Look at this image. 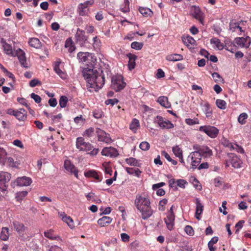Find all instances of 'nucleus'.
Returning <instances> with one entry per match:
<instances>
[{
	"label": "nucleus",
	"mask_w": 251,
	"mask_h": 251,
	"mask_svg": "<svg viewBox=\"0 0 251 251\" xmlns=\"http://www.w3.org/2000/svg\"><path fill=\"white\" fill-rule=\"evenodd\" d=\"M82 73L87 83V89L92 88L95 91H97L104 84L105 78L101 69L85 68Z\"/></svg>",
	"instance_id": "f257e3e1"
},
{
	"label": "nucleus",
	"mask_w": 251,
	"mask_h": 251,
	"mask_svg": "<svg viewBox=\"0 0 251 251\" xmlns=\"http://www.w3.org/2000/svg\"><path fill=\"white\" fill-rule=\"evenodd\" d=\"M126 83L123 81V77L121 75L114 76L111 79V87L116 92L123 89Z\"/></svg>",
	"instance_id": "f03ea898"
},
{
	"label": "nucleus",
	"mask_w": 251,
	"mask_h": 251,
	"mask_svg": "<svg viewBox=\"0 0 251 251\" xmlns=\"http://www.w3.org/2000/svg\"><path fill=\"white\" fill-rule=\"evenodd\" d=\"M135 204L138 210L151 205V202L148 196L137 195L135 200Z\"/></svg>",
	"instance_id": "7ed1b4c3"
},
{
	"label": "nucleus",
	"mask_w": 251,
	"mask_h": 251,
	"mask_svg": "<svg viewBox=\"0 0 251 251\" xmlns=\"http://www.w3.org/2000/svg\"><path fill=\"white\" fill-rule=\"evenodd\" d=\"M11 179V174L5 172H0V189L5 191L7 188V183Z\"/></svg>",
	"instance_id": "20e7f679"
},
{
	"label": "nucleus",
	"mask_w": 251,
	"mask_h": 251,
	"mask_svg": "<svg viewBox=\"0 0 251 251\" xmlns=\"http://www.w3.org/2000/svg\"><path fill=\"white\" fill-rule=\"evenodd\" d=\"M200 131L205 133L208 136L214 138L216 137L219 133V129L216 127L212 126H201L200 127Z\"/></svg>",
	"instance_id": "39448f33"
},
{
	"label": "nucleus",
	"mask_w": 251,
	"mask_h": 251,
	"mask_svg": "<svg viewBox=\"0 0 251 251\" xmlns=\"http://www.w3.org/2000/svg\"><path fill=\"white\" fill-rule=\"evenodd\" d=\"M154 123L157 124L163 129H170L174 127V125L171 122L164 120L163 118L159 116L156 117L154 120Z\"/></svg>",
	"instance_id": "423d86ee"
},
{
	"label": "nucleus",
	"mask_w": 251,
	"mask_h": 251,
	"mask_svg": "<svg viewBox=\"0 0 251 251\" xmlns=\"http://www.w3.org/2000/svg\"><path fill=\"white\" fill-rule=\"evenodd\" d=\"M96 132L99 141L106 143H111L112 140L110 137V135L106 133L104 130L98 128L96 129Z\"/></svg>",
	"instance_id": "0eeeda50"
},
{
	"label": "nucleus",
	"mask_w": 251,
	"mask_h": 251,
	"mask_svg": "<svg viewBox=\"0 0 251 251\" xmlns=\"http://www.w3.org/2000/svg\"><path fill=\"white\" fill-rule=\"evenodd\" d=\"M101 153L102 155L114 157H116L119 155L117 150L111 147L103 148Z\"/></svg>",
	"instance_id": "6e6552de"
},
{
	"label": "nucleus",
	"mask_w": 251,
	"mask_h": 251,
	"mask_svg": "<svg viewBox=\"0 0 251 251\" xmlns=\"http://www.w3.org/2000/svg\"><path fill=\"white\" fill-rule=\"evenodd\" d=\"M17 55L19 61L22 66L25 68H28V64L26 62L25 52L21 49H19L15 51V56Z\"/></svg>",
	"instance_id": "1a4fd4ad"
},
{
	"label": "nucleus",
	"mask_w": 251,
	"mask_h": 251,
	"mask_svg": "<svg viewBox=\"0 0 251 251\" xmlns=\"http://www.w3.org/2000/svg\"><path fill=\"white\" fill-rule=\"evenodd\" d=\"M0 43L2 45L5 53L11 56H14L15 52L13 51L11 46L6 43L3 38H1Z\"/></svg>",
	"instance_id": "9d476101"
},
{
	"label": "nucleus",
	"mask_w": 251,
	"mask_h": 251,
	"mask_svg": "<svg viewBox=\"0 0 251 251\" xmlns=\"http://www.w3.org/2000/svg\"><path fill=\"white\" fill-rule=\"evenodd\" d=\"M77 58L82 62H86L89 58L92 59V62L94 63L96 61V58H94V55L92 53L88 52H79L77 54Z\"/></svg>",
	"instance_id": "9b49d317"
},
{
	"label": "nucleus",
	"mask_w": 251,
	"mask_h": 251,
	"mask_svg": "<svg viewBox=\"0 0 251 251\" xmlns=\"http://www.w3.org/2000/svg\"><path fill=\"white\" fill-rule=\"evenodd\" d=\"M64 167L67 171L69 172L72 174H74L76 177H78V170L70 160H65Z\"/></svg>",
	"instance_id": "f8f14e48"
},
{
	"label": "nucleus",
	"mask_w": 251,
	"mask_h": 251,
	"mask_svg": "<svg viewBox=\"0 0 251 251\" xmlns=\"http://www.w3.org/2000/svg\"><path fill=\"white\" fill-rule=\"evenodd\" d=\"M234 42L235 44L238 45L241 48H247L249 47L250 45V41L249 37L244 38V37H238L236 38L234 40Z\"/></svg>",
	"instance_id": "ddd939ff"
},
{
	"label": "nucleus",
	"mask_w": 251,
	"mask_h": 251,
	"mask_svg": "<svg viewBox=\"0 0 251 251\" xmlns=\"http://www.w3.org/2000/svg\"><path fill=\"white\" fill-rule=\"evenodd\" d=\"M142 215L143 219L149 218L153 214V210L151 209V205H148L144 208L139 210Z\"/></svg>",
	"instance_id": "4468645a"
},
{
	"label": "nucleus",
	"mask_w": 251,
	"mask_h": 251,
	"mask_svg": "<svg viewBox=\"0 0 251 251\" xmlns=\"http://www.w3.org/2000/svg\"><path fill=\"white\" fill-rule=\"evenodd\" d=\"M81 151H91L89 154L91 155H96L98 151V149L94 148L93 146L89 143L85 142L84 145L81 148Z\"/></svg>",
	"instance_id": "2eb2a0df"
},
{
	"label": "nucleus",
	"mask_w": 251,
	"mask_h": 251,
	"mask_svg": "<svg viewBox=\"0 0 251 251\" xmlns=\"http://www.w3.org/2000/svg\"><path fill=\"white\" fill-rule=\"evenodd\" d=\"M32 182V180L30 177L23 176L19 177L16 180L17 185L20 186H28Z\"/></svg>",
	"instance_id": "dca6fc26"
},
{
	"label": "nucleus",
	"mask_w": 251,
	"mask_h": 251,
	"mask_svg": "<svg viewBox=\"0 0 251 251\" xmlns=\"http://www.w3.org/2000/svg\"><path fill=\"white\" fill-rule=\"evenodd\" d=\"M198 150L202 157L206 158L210 157L212 155V151L211 150L206 146L199 147Z\"/></svg>",
	"instance_id": "f3484780"
},
{
	"label": "nucleus",
	"mask_w": 251,
	"mask_h": 251,
	"mask_svg": "<svg viewBox=\"0 0 251 251\" xmlns=\"http://www.w3.org/2000/svg\"><path fill=\"white\" fill-rule=\"evenodd\" d=\"M75 37L77 41L81 42L82 43H85L87 40V37L85 35V31L79 28L77 29Z\"/></svg>",
	"instance_id": "a211bd4d"
},
{
	"label": "nucleus",
	"mask_w": 251,
	"mask_h": 251,
	"mask_svg": "<svg viewBox=\"0 0 251 251\" xmlns=\"http://www.w3.org/2000/svg\"><path fill=\"white\" fill-rule=\"evenodd\" d=\"M230 157H231V163L232 167L234 168H239L241 167V160L235 154H231Z\"/></svg>",
	"instance_id": "6ab92c4d"
},
{
	"label": "nucleus",
	"mask_w": 251,
	"mask_h": 251,
	"mask_svg": "<svg viewBox=\"0 0 251 251\" xmlns=\"http://www.w3.org/2000/svg\"><path fill=\"white\" fill-rule=\"evenodd\" d=\"M13 224L14 228L19 233L25 231L26 229V227H25L24 225L21 223L19 221H14Z\"/></svg>",
	"instance_id": "aec40b11"
},
{
	"label": "nucleus",
	"mask_w": 251,
	"mask_h": 251,
	"mask_svg": "<svg viewBox=\"0 0 251 251\" xmlns=\"http://www.w3.org/2000/svg\"><path fill=\"white\" fill-rule=\"evenodd\" d=\"M127 56L129 59L128 63V68L130 70H131L135 68V60L137 59V56L129 53L127 54Z\"/></svg>",
	"instance_id": "412c9836"
},
{
	"label": "nucleus",
	"mask_w": 251,
	"mask_h": 251,
	"mask_svg": "<svg viewBox=\"0 0 251 251\" xmlns=\"http://www.w3.org/2000/svg\"><path fill=\"white\" fill-rule=\"evenodd\" d=\"M15 116L19 120L24 121L26 118V112L24 109L21 108L17 110Z\"/></svg>",
	"instance_id": "4be33fe9"
},
{
	"label": "nucleus",
	"mask_w": 251,
	"mask_h": 251,
	"mask_svg": "<svg viewBox=\"0 0 251 251\" xmlns=\"http://www.w3.org/2000/svg\"><path fill=\"white\" fill-rule=\"evenodd\" d=\"M196 211L195 214V217L197 219H200V215L202 211L203 206L201 203L199 199H196Z\"/></svg>",
	"instance_id": "5701e85b"
},
{
	"label": "nucleus",
	"mask_w": 251,
	"mask_h": 251,
	"mask_svg": "<svg viewBox=\"0 0 251 251\" xmlns=\"http://www.w3.org/2000/svg\"><path fill=\"white\" fill-rule=\"evenodd\" d=\"M84 175L85 176L88 177H93L97 179L98 181H101V179L100 178L98 173L95 170H92L85 172Z\"/></svg>",
	"instance_id": "b1692460"
},
{
	"label": "nucleus",
	"mask_w": 251,
	"mask_h": 251,
	"mask_svg": "<svg viewBox=\"0 0 251 251\" xmlns=\"http://www.w3.org/2000/svg\"><path fill=\"white\" fill-rule=\"evenodd\" d=\"M166 59L170 61H177L183 59V56L179 54H174L167 55Z\"/></svg>",
	"instance_id": "393cba45"
},
{
	"label": "nucleus",
	"mask_w": 251,
	"mask_h": 251,
	"mask_svg": "<svg viewBox=\"0 0 251 251\" xmlns=\"http://www.w3.org/2000/svg\"><path fill=\"white\" fill-rule=\"evenodd\" d=\"M182 40L183 43L187 46H189L190 45H194L196 43L195 39L190 36L182 37Z\"/></svg>",
	"instance_id": "a878e982"
},
{
	"label": "nucleus",
	"mask_w": 251,
	"mask_h": 251,
	"mask_svg": "<svg viewBox=\"0 0 251 251\" xmlns=\"http://www.w3.org/2000/svg\"><path fill=\"white\" fill-rule=\"evenodd\" d=\"M158 102L163 106L165 108H169L171 105L168 101V98L165 96L159 97L158 99Z\"/></svg>",
	"instance_id": "bb28decb"
},
{
	"label": "nucleus",
	"mask_w": 251,
	"mask_h": 251,
	"mask_svg": "<svg viewBox=\"0 0 251 251\" xmlns=\"http://www.w3.org/2000/svg\"><path fill=\"white\" fill-rule=\"evenodd\" d=\"M139 10L142 15L146 17H151L153 14L152 11L147 7H140Z\"/></svg>",
	"instance_id": "cd10ccee"
},
{
	"label": "nucleus",
	"mask_w": 251,
	"mask_h": 251,
	"mask_svg": "<svg viewBox=\"0 0 251 251\" xmlns=\"http://www.w3.org/2000/svg\"><path fill=\"white\" fill-rule=\"evenodd\" d=\"M9 236L8 232V228L7 227H3L1 229V231L0 234V238L3 241H7Z\"/></svg>",
	"instance_id": "c85d7f7f"
},
{
	"label": "nucleus",
	"mask_w": 251,
	"mask_h": 251,
	"mask_svg": "<svg viewBox=\"0 0 251 251\" xmlns=\"http://www.w3.org/2000/svg\"><path fill=\"white\" fill-rule=\"evenodd\" d=\"M28 43L31 47L36 49H38L41 46V42L38 39L36 38L30 39L28 42Z\"/></svg>",
	"instance_id": "c756f323"
},
{
	"label": "nucleus",
	"mask_w": 251,
	"mask_h": 251,
	"mask_svg": "<svg viewBox=\"0 0 251 251\" xmlns=\"http://www.w3.org/2000/svg\"><path fill=\"white\" fill-rule=\"evenodd\" d=\"M210 43L215 45L216 48L219 50H222L224 49L223 44L222 43L220 40L216 38H212L210 40Z\"/></svg>",
	"instance_id": "7c9ffc66"
},
{
	"label": "nucleus",
	"mask_w": 251,
	"mask_h": 251,
	"mask_svg": "<svg viewBox=\"0 0 251 251\" xmlns=\"http://www.w3.org/2000/svg\"><path fill=\"white\" fill-rule=\"evenodd\" d=\"M126 162L127 164L130 166H134L137 167L140 166V163L139 161L135 158L133 157H130L129 158H126Z\"/></svg>",
	"instance_id": "2f4dec72"
},
{
	"label": "nucleus",
	"mask_w": 251,
	"mask_h": 251,
	"mask_svg": "<svg viewBox=\"0 0 251 251\" xmlns=\"http://www.w3.org/2000/svg\"><path fill=\"white\" fill-rule=\"evenodd\" d=\"M201 155L198 151L192 152L189 156V157L191 158V159L197 160L198 161H201Z\"/></svg>",
	"instance_id": "473e14b6"
},
{
	"label": "nucleus",
	"mask_w": 251,
	"mask_h": 251,
	"mask_svg": "<svg viewBox=\"0 0 251 251\" xmlns=\"http://www.w3.org/2000/svg\"><path fill=\"white\" fill-rule=\"evenodd\" d=\"M203 107H204V111L207 118H209L211 116L212 114V110L210 109V106L208 102H205L203 104Z\"/></svg>",
	"instance_id": "72a5a7b5"
},
{
	"label": "nucleus",
	"mask_w": 251,
	"mask_h": 251,
	"mask_svg": "<svg viewBox=\"0 0 251 251\" xmlns=\"http://www.w3.org/2000/svg\"><path fill=\"white\" fill-rule=\"evenodd\" d=\"M139 126L140 124L139 120L136 119H134L130 125V129L135 132Z\"/></svg>",
	"instance_id": "f704fd0d"
},
{
	"label": "nucleus",
	"mask_w": 251,
	"mask_h": 251,
	"mask_svg": "<svg viewBox=\"0 0 251 251\" xmlns=\"http://www.w3.org/2000/svg\"><path fill=\"white\" fill-rule=\"evenodd\" d=\"M193 15L197 19H201L202 14L200 9L196 6H194L193 9Z\"/></svg>",
	"instance_id": "c9c22d12"
},
{
	"label": "nucleus",
	"mask_w": 251,
	"mask_h": 251,
	"mask_svg": "<svg viewBox=\"0 0 251 251\" xmlns=\"http://www.w3.org/2000/svg\"><path fill=\"white\" fill-rule=\"evenodd\" d=\"M65 222L71 229L74 228L80 224L79 221H65Z\"/></svg>",
	"instance_id": "e433bc0d"
},
{
	"label": "nucleus",
	"mask_w": 251,
	"mask_h": 251,
	"mask_svg": "<svg viewBox=\"0 0 251 251\" xmlns=\"http://www.w3.org/2000/svg\"><path fill=\"white\" fill-rule=\"evenodd\" d=\"M68 99L66 96H62L59 99V105L61 108H64L66 106Z\"/></svg>",
	"instance_id": "4c0bfd02"
},
{
	"label": "nucleus",
	"mask_w": 251,
	"mask_h": 251,
	"mask_svg": "<svg viewBox=\"0 0 251 251\" xmlns=\"http://www.w3.org/2000/svg\"><path fill=\"white\" fill-rule=\"evenodd\" d=\"M172 151L177 157H181V155H182V151L178 146L173 147Z\"/></svg>",
	"instance_id": "58836bf2"
},
{
	"label": "nucleus",
	"mask_w": 251,
	"mask_h": 251,
	"mask_svg": "<svg viewBox=\"0 0 251 251\" xmlns=\"http://www.w3.org/2000/svg\"><path fill=\"white\" fill-rule=\"evenodd\" d=\"M144 44L141 42H133L131 44V47L136 50H140L142 49Z\"/></svg>",
	"instance_id": "ea45409f"
},
{
	"label": "nucleus",
	"mask_w": 251,
	"mask_h": 251,
	"mask_svg": "<svg viewBox=\"0 0 251 251\" xmlns=\"http://www.w3.org/2000/svg\"><path fill=\"white\" fill-rule=\"evenodd\" d=\"M216 104L217 107L221 109H225L226 108V102L224 100L218 99L216 100Z\"/></svg>",
	"instance_id": "a19ab883"
},
{
	"label": "nucleus",
	"mask_w": 251,
	"mask_h": 251,
	"mask_svg": "<svg viewBox=\"0 0 251 251\" xmlns=\"http://www.w3.org/2000/svg\"><path fill=\"white\" fill-rule=\"evenodd\" d=\"M238 29L240 31H242L241 26H239V24L234 22H230L229 24V29L232 31H234L236 29Z\"/></svg>",
	"instance_id": "79ce46f5"
},
{
	"label": "nucleus",
	"mask_w": 251,
	"mask_h": 251,
	"mask_svg": "<svg viewBox=\"0 0 251 251\" xmlns=\"http://www.w3.org/2000/svg\"><path fill=\"white\" fill-rule=\"evenodd\" d=\"M248 118V115L246 113H241L238 117V121L242 125L245 124L246 120Z\"/></svg>",
	"instance_id": "37998d69"
},
{
	"label": "nucleus",
	"mask_w": 251,
	"mask_h": 251,
	"mask_svg": "<svg viewBox=\"0 0 251 251\" xmlns=\"http://www.w3.org/2000/svg\"><path fill=\"white\" fill-rule=\"evenodd\" d=\"M85 142L84 141V139L82 137L77 138L76 142V148L81 151V148L84 145Z\"/></svg>",
	"instance_id": "c03bdc74"
},
{
	"label": "nucleus",
	"mask_w": 251,
	"mask_h": 251,
	"mask_svg": "<svg viewBox=\"0 0 251 251\" xmlns=\"http://www.w3.org/2000/svg\"><path fill=\"white\" fill-rule=\"evenodd\" d=\"M79 9V14L81 16H84L88 14V12L89 11L88 9H87L86 7H83V6L80 3L78 6Z\"/></svg>",
	"instance_id": "a18cd8bd"
},
{
	"label": "nucleus",
	"mask_w": 251,
	"mask_h": 251,
	"mask_svg": "<svg viewBox=\"0 0 251 251\" xmlns=\"http://www.w3.org/2000/svg\"><path fill=\"white\" fill-rule=\"evenodd\" d=\"M44 235L48 238H49V239H52V240L56 239V238H57L53 234V230L52 229H50V230H48L47 231H45L44 232Z\"/></svg>",
	"instance_id": "49530a36"
},
{
	"label": "nucleus",
	"mask_w": 251,
	"mask_h": 251,
	"mask_svg": "<svg viewBox=\"0 0 251 251\" xmlns=\"http://www.w3.org/2000/svg\"><path fill=\"white\" fill-rule=\"evenodd\" d=\"M139 147L142 150L146 151L149 150L150 145L148 142L144 141L140 143Z\"/></svg>",
	"instance_id": "de8ad7c7"
},
{
	"label": "nucleus",
	"mask_w": 251,
	"mask_h": 251,
	"mask_svg": "<svg viewBox=\"0 0 251 251\" xmlns=\"http://www.w3.org/2000/svg\"><path fill=\"white\" fill-rule=\"evenodd\" d=\"M27 194V191H22L16 194L17 201L22 200Z\"/></svg>",
	"instance_id": "09e8293b"
},
{
	"label": "nucleus",
	"mask_w": 251,
	"mask_h": 251,
	"mask_svg": "<svg viewBox=\"0 0 251 251\" xmlns=\"http://www.w3.org/2000/svg\"><path fill=\"white\" fill-rule=\"evenodd\" d=\"M184 231L188 235L193 236L194 234V231L192 227L190 226H186L185 227Z\"/></svg>",
	"instance_id": "8fccbe9b"
},
{
	"label": "nucleus",
	"mask_w": 251,
	"mask_h": 251,
	"mask_svg": "<svg viewBox=\"0 0 251 251\" xmlns=\"http://www.w3.org/2000/svg\"><path fill=\"white\" fill-rule=\"evenodd\" d=\"M124 3H125V6L124 7H121V10L124 13H126L127 12H129V2L128 0H125Z\"/></svg>",
	"instance_id": "3c124183"
},
{
	"label": "nucleus",
	"mask_w": 251,
	"mask_h": 251,
	"mask_svg": "<svg viewBox=\"0 0 251 251\" xmlns=\"http://www.w3.org/2000/svg\"><path fill=\"white\" fill-rule=\"evenodd\" d=\"M185 122L187 124L189 125H194L195 124H198L199 123V120L197 119H186Z\"/></svg>",
	"instance_id": "603ef678"
},
{
	"label": "nucleus",
	"mask_w": 251,
	"mask_h": 251,
	"mask_svg": "<svg viewBox=\"0 0 251 251\" xmlns=\"http://www.w3.org/2000/svg\"><path fill=\"white\" fill-rule=\"evenodd\" d=\"M54 70L61 78H65L64 73L60 69L59 67H58V65H55Z\"/></svg>",
	"instance_id": "864d4df0"
},
{
	"label": "nucleus",
	"mask_w": 251,
	"mask_h": 251,
	"mask_svg": "<svg viewBox=\"0 0 251 251\" xmlns=\"http://www.w3.org/2000/svg\"><path fill=\"white\" fill-rule=\"evenodd\" d=\"M17 100L20 103L25 105L28 109H30V107L27 103V100L23 98H18L17 99Z\"/></svg>",
	"instance_id": "5fc2aeb1"
},
{
	"label": "nucleus",
	"mask_w": 251,
	"mask_h": 251,
	"mask_svg": "<svg viewBox=\"0 0 251 251\" xmlns=\"http://www.w3.org/2000/svg\"><path fill=\"white\" fill-rule=\"evenodd\" d=\"M244 221H239L235 225V233H238L240 229L242 227Z\"/></svg>",
	"instance_id": "6e6d98bb"
},
{
	"label": "nucleus",
	"mask_w": 251,
	"mask_h": 251,
	"mask_svg": "<svg viewBox=\"0 0 251 251\" xmlns=\"http://www.w3.org/2000/svg\"><path fill=\"white\" fill-rule=\"evenodd\" d=\"M212 77L213 78L214 81L215 82H218L220 80V79H222V81H223V79H222L221 75L217 73L214 72L212 74Z\"/></svg>",
	"instance_id": "4d7b16f0"
},
{
	"label": "nucleus",
	"mask_w": 251,
	"mask_h": 251,
	"mask_svg": "<svg viewBox=\"0 0 251 251\" xmlns=\"http://www.w3.org/2000/svg\"><path fill=\"white\" fill-rule=\"evenodd\" d=\"M41 83L40 81H39L37 79H33L31 80L29 82V86L31 87H34L38 85H41Z\"/></svg>",
	"instance_id": "13d9d810"
},
{
	"label": "nucleus",
	"mask_w": 251,
	"mask_h": 251,
	"mask_svg": "<svg viewBox=\"0 0 251 251\" xmlns=\"http://www.w3.org/2000/svg\"><path fill=\"white\" fill-rule=\"evenodd\" d=\"M167 200L166 199H163L159 201V209L161 211L164 210V206L167 203Z\"/></svg>",
	"instance_id": "bf43d9fd"
},
{
	"label": "nucleus",
	"mask_w": 251,
	"mask_h": 251,
	"mask_svg": "<svg viewBox=\"0 0 251 251\" xmlns=\"http://www.w3.org/2000/svg\"><path fill=\"white\" fill-rule=\"evenodd\" d=\"M30 96H31V98L32 99H33L36 103H39L41 102V98L38 95H36L35 93H32L30 95Z\"/></svg>",
	"instance_id": "052dcab7"
},
{
	"label": "nucleus",
	"mask_w": 251,
	"mask_h": 251,
	"mask_svg": "<svg viewBox=\"0 0 251 251\" xmlns=\"http://www.w3.org/2000/svg\"><path fill=\"white\" fill-rule=\"evenodd\" d=\"M226 201H223L222 202V207H220L219 209L220 211L223 213L224 215H226L227 214V212L226 211Z\"/></svg>",
	"instance_id": "680f3d73"
},
{
	"label": "nucleus",
	"mask_w": 251,
	"mask_h": 251,
	"mask_svg": "<svg viewBox=\"0 0 251 251\" xmlns=\"http://www.w3.org/2000/svg\"><path fill=\"white\" fill-rule=\"evenodd\" d=\"M174 221H164L167 228L170 230H171L173 229L174 226Z\"/></svg>",
	"instance_id": "e2e57ef3"
},
{
	"label": "nucleus",
	"mask_w": 251,
	"mask_h": 251,
	"mask_svg": "<svg viewBox=\"0 0 251 251\" xmlns=\"http://www.w3.org/2000/svg\"><path fill=\"white\" fill-rule=\"evenodd\" d=\"M118 101L119 100L117 99H108L105 101V103L106 105L111 104V105H113L117 103Z\"/></svg>",
	"instance_id": "0e129e2a"
},
{
	"label": "nucleus",
	"mask_w": 251,
	"mask_h": 251,
	"mask_svg": "<svg viewBox=\"0 0 251 251\" xmlns=\"http://www.w3.org/2000/svg\"><path fill=\"white\" fill-rule=\"evenodd\" d=\"M173 205L172 206V207H171V208L168 212V216H167L168 220H175V214L173 211Z\"/></svg>",
	"instance_id": "69168bd1"
},
{
	"label": "nucleus",
	"mask_w": 251,
	"mask_h": 251,
	"mask_svg": "<svg viewBox=\"0 0 251 251\" xmlns=\"http://www.w3.org/2000/svg\"><path fill=\"white\" fill-rule=\"evenodd\" d=\"M111 221H98V223L100 226H107L111 223Z\"/></svg>",
	"instance_id": "338daca9"
},
{
	"label": "nucleus",
	"mask_w": 251,
	"mask_h": 251,
	"mask_svg": "<svg viewBox=\"0 0 251 251\" xmlns=\"http://www.w3.org/2000/svg\"><path fill=\"white\" fill-rule=\"evenodd\" d=\"M49 102L50 105V106H51V107H54L55 106H56V105L57 104V100L54 98L50 99L49 100V102Z\"/></svg>",
	"instance_id": "774afa93"
}]
</instances>
